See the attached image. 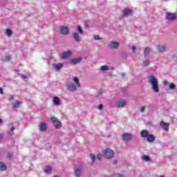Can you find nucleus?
Returning a JSON list of instances; mask_svg holds the SVG:
<instances>
[{
	"label": "nucleus",
	"mask_w": 177,
	"mask_h": 177,
	"mask_svg": "<svg viewBox=\"0 0 177 177\" xmlns=\"http://www.w3.org/2000/svg\"><path fill=\"white\" fill-rule=\"evenodd\" d=\"M127 104V101L125 100H122L118 102V107H124Z\"/></svg>",
	"instance_id": "412c9836"
},
{
	"label": "nucleus",
	"mask_w": 177,
	"mask_h": 177,
	"mask_svg": "<svg viewBox=\"0 0 177 177\" xmlns=\"http://www.w3.org/2000/svg\"><path fill=\"white\" fill-rule=\"evenodd\" d=\"M21 77L26 80V78H27V75H22Z\"/></svg>",
	"instance_id": "a18cd8bd"
},
{
	"label": "nucleus",
	"mask_w": 177,
	"mask_h": 177,
	"mask_svg": "<svg viewBox=\"0 0 177 177\" xmlns=\"http://www.w3.org/2000/svg\"><path fill=\"white\" fill-rule=\"evenodd\" d=\"M15 99V96L10 95V100H13Z\"/></svg>",
	"instance_id": "a19ab883"
},
{
	"label": "nucleus",
	"mask_w": 177,
	"mask_h": 177,
	"mask_svg": "<svg viewBox=\"0 0 177 177\" xmlns=\"http://www.w3.org/2000/svg\"><path fill=\"white\" fill-rule=\"evenodd\" d=\"M148 80L149 82L151 84L152 91L156 93H158V92H160V87H158V80L157 78L154 77V75L150 74L148 76Z\"/></svg>",
	"instance_id": "f257e3e1"
},
{
	"label": "nucleus",
	"mask_w": 177,
	"mask_h": 177,
	"mask_svg": "<svg viewBox=\"0 0 177 177\" xmlns=\"http://www.w3.org/2000/svg\"><path fill=\"white\" fill-rule=\"evenodd\" d=\"M136 50V47L135 46H132V52H135Z\"/></svg>",
	"instance_id": "ea45409f"
},
{
	"label": "nucleus",
	"mask_w": 177,
	"mask_h": 177,
	"mask_svg": "<svg viewBox=\"0 0 177 177\" xmlns=\"http://www.w3.org/2000/svg\"><path fill=\"white\" fill-rule=\"evenodd\" d=\"M103 105H102V104H100V105H99V106H98V110H102L103 109Z\"/></svg>",
	"instance_id": "e433bc0d"
},
{
	"label": "nucleus",
	"mask_w": 177,
	"mask_h": 177,
	"mask_svg": "<svg viewBox=\"0 0 177 177\" xmlns=\"http://www.w3.org/2000/svg\"><path fill=\"white\" fill-rule=\"evenodd\" d=\"M147 138V142H149L150 143H153L154 140H156V137L153 134H149Z\"/></svg>",
	"instance_id": "dca6fc26"
},
{
	"label": "nucleus",
	"mask_w": 177,
	"mask_h": 177,
	"mask_svg": "<svg viewBox=\"0 0 177 177\" xmlns=\"http://www.w3.org/2000/svg\"><path fill=\"white\" fill-rule=\"evenodd\" d=\"M3 139V136L2 134H0V140H2Z\"/></svg>",
	"instance_id": "37998d69"
},
{
	"label": "nucleus",
	"mask_w": 177,
	"mask_h": 177,
	"mask_svg": "<svg viewBox=\"0 0 177 177\" xmlns=\"http://www.w3.org/2000/svg\"><path fill=\"white\" fill-rule=\"evenodd\" d=\"M51 121L53 125L55 127L56 129H60V128H62V122L57 120V118L56 117L51 118Z\"/></svg>",
	"instance_id": "7ed1b4c3"
},
{
	"label": "nucleus",
	"mask_w": 177,
	"mask_h": 177,
	"mask_svg": "<svg viewBox=\"0 0 177 177\" xmlns=\"http://www.w3.org/2000/svg\"><path fill=\"white\" fill-rule=\"evenodd\" d=\"M73 81L75 82L77 88H81V83H80V80L77 77H73Z\"/></svg>",
	"instance_id": "a211bd4d"
},
{
	"label": "nucleus",
	"mask_w": 177,
	"mask_h": 177,
	"mask_svg": "<svg viewBox=\"0 0 177 177\" xmlns=\"http://www.w3.org/2000/svg\"><path fill=\"white\" fill-rule=\"evenodd\" d=\"M158 50H159V52H160L161 53L165 52L166 48L165 46H158Z\"/></svg>",
	"instance_id": "393cba45"
},
{
	"label": "nucleus",
	"mask_w": 177,
	"mask_h": 177,
	"mask_svg": "<svg viewBox=\"0 0 177 177\" xmlns=\"http://www.w3.org/2000/svg\"><path fill=\"white\" fill-rule=\"evenodd\" d=\"M169 89L174 91V90L176 89V86H175V84L174 83H171L169 86Z\"/></svg>",
	"instance_id": "cd10ccee"
},
{
	"label": "nucleus",
	"mask_w": 177,
	"mask_h": 177,
	"mask_svg": "<svg viewBox=\"0 0 177 177\" xmlns=\"http://www.w3.org/2000/svg\"><path fill=\"white\" fill-rule=\"evenodd\" d=\"M90 157H91L92 161L95 162V160H96V156H95V155H93V154L91 153V154L90 155Z\"/></svg>",
	"instance_id": "72a5a7b5"
},
{
	"label": "nucleus",
	"mask_w": 177,
	"mask_h": 177,
	"mask_svg": "<svg viewBox=\"0 0 177 177\" xmlns=\"http://www.w3.org/2000/svg\"><path fill=\"white\" fill-rule=\"evenodd\" d=\"M99 93H100V95H102V91H100Z\"/></svg>",
	"instance_id": "3c124183"
},
{
	"label": "nucleus",
	"mask_w": 177,
	"mask_h": 177,
	"mask_svg": "<svg viewBox=\"0 0 177 177\" xmlns=\"http://www.w3.org/2000/svg\"><path fill=\"white\" fill-rule=\"evenodd\" d=\"M76 31L78 34H80V35H82L84 34V30H82V28L80 25H77L76 27Z\"/></svg>",
	"instance_id": "aec40b11"
},
{
	"label": "nucleus",
	"mask_w": 177,
	"mask_h": 177,
	"mask_svg": "<svg viewBox=\"0 0 177 177\" xmlns=\"http://www.w3.org/2000/svg\"><path fill=\"white\" fill-rule=\"evenodd\" d=\"M44 171L45 174H48V175H50V174H52V167H50V166H45L44 167Z\"/></svg>",
	"instance_id": "2eb2a0df"
},
{
	"label": "nucleus",
	"mask_w": 177,
	"mask_h": 177,
	"mask_svg": "<svg viewBox=\"0 0 177 177\" xmlns=\"http://www.w3.org/2000/svg\"><path fill=\"white\" fill-rule=\"evenodd\" d=\"M100 70L102 71H109V70H110V68L107 65H104L101 66Z\"/></svg>",
	"instance_id": "b1692460"
},
{
	"label": "nucleus",
	"mask_w": 177,
	"mask_h": 177,
	"mask_svg": "<svg viewBox=\"0 0 177 177\" xmlns=\"http://www.w3.org/2000/svg\"><path fill=\"white\" fill-rule=\"evenodd\" d=\"M59 30L62 35H67L70 32V29L68 27L62 26L59 27Z\"/></svg>",
	"instance_id": "423d86ee"
},
{
	"label": "nucleus",
	"mask_w": 177,
	"mask_h": 177,
	"mask_svg": "<svg viewBox=\"0 0 177 177\" xmlns=\"http://www.w3.org/2000/svg\"><path fill=\"white\" fill-rule=\"evenodd\" d=\"M167 20H169L170 21H172V20H175V19H176V14H175V13H167Z\"/></svg>",
	"instance_id": "9d476101"
},
{
	"label": "nucleus",
	"mask_w": 177,
	"mask_h": 177,
	"mask_svg": "<svg viewBox=\"0 0 177 177\" xmlns=\"http://www.w3.org/2000/svg\"><path fill=\"white\" fill-rule=\"evenodd\" d=\"M142 160H144V161H147V162L151 161V159L150 158V157L147 156H142Z\"/></svg>",
	"instance_id": "c85d7f7f"
},
{
	"label": "nucleus",
	"mask_w": 177,
	"mask_h": 177,
	"mask_svg": "<svg viewBox=\"0 0 177 177\" xmlns=\"http://www.w3.org/2000/svg\"><path fill=\"white\" fill-rule=\"evenodd\" d=\"M71 55H72V53L71 50L64 52L62 53V59H67V57H70Z\"/></svg>",
	"instance_id": "f3484780"
},
{
	"label": "nucleus",
	"mask_w": 177,
	"mask_h": 177,
	"mask_svg": "<svg viewBox=\"0 0 177 177\" xmlns=\"http://www.w3.org/2000/svg\"><path fill=\"white\" fill-rule=\"evenodd\" d=\"M149 53H150V48L149 47H147L144 50V55H145V56H147V55H149Z\"/></svg>",
	"instance_id": "a878e982"
},
{
	"label": "nucleus",
	"mask_w": 177,
	"mask_h": 177,
	"mask_svg": "<svg viewBox=\"0 0 177 177\" xmlns=\"http://www.w3.org/2000/svg\"><path fill=\"white\" fill-rule=\"evenodd\" d=\"M62 67H63V64H62V63H59L58 64L55 65V68L56 70H60V68H62Z\"/></svg>",
	"instance_id": "bb28decb"
},
{
	"label": "nucleus",
	"mask_w": 177,
	"mask_h": 177,
	"mask_svg": "<svg viewBox=\"0 0 177 177\" xmlns=\"http://www.w3.org/2000/svg\"><path fill=\"white\" fill-rule=\"evenodd\" d=\"M12 153H8V158H12Z\"/></svg>",
	"instance_id": "79ce46f5"
},
{
	"label": "nucleus",
	"mask_w": 177,
	"mask_h": 177,
	"mask_svg": "<svg viewBox=\"0 0 177 177\" xmlns=\"http://www.w3.org/2000/svg\"><path fill=\"white\" fill-rule=\"evenodd\" d=\"M48 127H46V124L44 122H41L40 124L39 125V129L41 132H45Z\"/></svg>",
	"instance_id": "f8f14e48"
},
{
	"label": "nucleus",
	"mask_w": 177,
	"mask_h": 177,
	"mask_svg": "<svg viewBox=\"0 0 177 177\" xmlns=\"http://www.w3.org/2000/svg\"><path fill=\"white\" fill-rule=\"evenodd\" d=\"M123 16L127 17V16H132V10L129 8H125L123 11Z\"/></svg>",
	"instance_id": "1a4fd4ad"
},
{
	"label": "nucleus",
	"mask_w": 177,
	"mask_h": 177,
	"mask_svg": "<svg viewBox=\"0 0 177 177\" xmlns=\"http://www.w3.org/2000/svg\"><path fill=\"white\" fill-rule=\"evenodd\" d=\"M145 109H146V107H145V106H142V108H141V109H140L141 113H143Z\"/></svg>",
	"instance_id": "4c0bfd02"
},
{
	"label": "nucleus",
	"mask_w": 177,
	"mask_h": 177,
	"mask_svg": "<svg viewBox=\"0 0 177 177\" xmlns=\"http://www.w3.org/2000/svg\"><path fill=\"white\" fill-rule=\"evenodd\" d=\"M160 125L165 131H169V123L165 122L162 120L160 123Z\"/></svg>",
	"instance_id": "0eeeda50"
},
{
	"label": "nucleus",
	"mask_w": 177,
	"mask_h": 177,
	"mask_svg": "<svg viewBox=\"0 0 177 177\" xmlns=\"http://www.w3.org/2000/svg\"><path fill=\"white\" fill-rule=\"evenodd\" d=\"M53 103L55 106H59V104H60V99L57 97H54Z\"/></svg>",
	"instance_id": "5701e85b"
},
{
	"label": "nucleus",
	"mask_w": 177,
	"mask_h": 177,
	"mask_svg": "<svg viewBox=\"0 0 177 177\" xmlns=\"http://www.w3.org/2000/svg\"><path fill=\"white\" fill-rule=\"evenodd\" d=\"M122 139H123V140H126L127 142H129V140H132V134H131V133H123Z\"/></svg>",
	"instance_id": "6e6552de"
},
{
	"label": "nucleus",
	"mask_w": 177,
	"mask_h": 177,
	"mask_svg": "<svg viewBox=\"0 0 177 177\" xmlns=\"http://www.w3.org/2000/svg\"><path fill=\"white\" fill-rule=\"evenodd\" d=\"M82 35L78 33V32H75L73 33V38L76 42H81V36Z\"/></svg>",
	"instance_id": "9b49d317"
},
{
	"label": "nucleus",
	"mask_w": 177,
	"mask_h": 177,
	"mask_svg": "<svg viewBox=\"0 0 177 177\" xmlns=\"http://www.w3.org/2000/svg\"><path fill=\"white\" fill-rule=\"evenodd\" d=\"M12 59V57L10 55H8L5 57V62H10V60Z\"/></svg>",
	"instance_id": "473e14b6"
},
{
	"label": "nucleus",
	"mask_w": 177,
	"mask_h": 177,
	"mask_svg": "<svg viewBox=\"0 0 177 177\" xmlns=\"http://www.w3.org/2000/svg\"><path fill=\"white\" fill-rule=\"evenodd\" d=\"M118 177H123L124 176L122 174H118Z\"/></svg>",
	"instance_id": "de8ad7c7"
},
{
	"label": "nucleus",
	"mask_w": 177,
	"mask_h": 177,
	"mask_svg": "<svg viewBox=\"0 0 177 177\" xmlns=\"http://www.w3.org/2000/svg\"><path fill=\"white\" fill-rule=\"evenodd\" d=\"M141 138H147L149 136V131L147 130H142L140 132Z\"/></svg>",
	"instance_id": "6ab92c4d"
},
{
	"label": "nucleus",
	"mask_w": 177,
	"mask_h": 177,
	"mask_svg": "<svg viewBox=\"0 0 177 177\" xmlns=\"http://www.w3.org/2000/svg\"><path fill=\"white\" fill-rule=\"evenodd\" d=\"M66 89L69 92H75L77 91V86L73 82H69L66 84Z\"/></svg>",
	"instance_id": "20e7f679"
},
{
	"label": "nucleus",
	"mask_w": 177,
	"mask_h": 177,
	"mask_svg": "<svg viewBox=\"0 0 177 177\" xmlns=\"http://www.w3.org/2000/svg\"><path fill=\"white\" fill-rule=\"evenodd\" d=\"M163 84H164V85H167V84H168V82H167V80H165V81L163 82Z\"/></svg>",
	"instance_id": "c03bdc74"
},
{
	"label": "nucleus",
	"mask_w": 177,
	"mask_h": 177,
	"mask_svg": "<svg viewBox=\"0 0 177 177\" xmlns=\"http://www.w3.org/2000/svg\"><path fill=\"white\" fill-rule=\"evenodd\" d=\"M13 107H20V102L16 100L14 102Z\"/></svg>",
	"instance_id": "c756f323"
},
{
	"label": "nucleus",
	"mask_w": 177,
	"mask_h": 177,
	"mask_svg": "<svg viewBox=\"0 0 177 177\" xmlns=\"http://www.w3.org/2000/svg\"><path fill=\"white\" fill-rule=\"evenodd\" d=\"M114 164H117V160H115V161H114Z\"/></svg>",
	"instance_id": "8fccbe9b"
},
{
	"label": "nucleus",
	"mask_w": 177,
	"mask_h": 177,
	"mask_svg": "<svg viewBox=\"0 0 177 177\" xmlns=\"http://www.w3.org/2000/svg\"><path fill=\"white\" fill-rule=\"evenodd\" d=\"M0 94L3 95V88L2 87H0Z\"/></svg>",
	"instance_id": "58836bf2"
},
{
	"label": "nucleus",
	"mask_w": 177,
	"mask_h": 177,
	"mask_svg": "<svg viewBox=\"0 0 177 177\" xmlns=\"http://www.w3.org/2000/svg\"><path fill=\"white\" fill-rule=\"evenodd\" d=\"M143 64H144L145 67H147V66H149V64H150V62H149L148 60L144 61Z\"/></svg>",
	"instance_id": "2f4dec72"
},
{
	"label": "nucleus",
	"mask_w": 177,
	"mask_h": 177,
	"mask_svg": "<svg viewBox=\"0 0 177 177\" xmlns=\"http://www.w3.org/2000/svg\"><path fill=\"white\" fill-rule=\"evenodd\" d=\"M82 59H83L82 57H80L71 59V64H77L80 63V62H82Z\"/></svg>",
	"instance_id": "4468645a"
},
{
	"label": "nucleus",
	"mask_w": 177,
	"mask_h": 177,
	"mask_svg": "<svg viewBox=\"0 0 177 177\" xmlns=\"http://www.w3.org/2000/svg\"><path fill=\"white\" fill-rule=\"evenodd\" d=\"M3 122V120H1V119H0V124H2Z\"/></svg>",
	"instance_id": "09e8293b"
},
{
	"label": "nucleus",
	"mask_w": 177,
	"mask_h": 177,
	"mask_svg": "<svg viewBox=\"0 0 177 177\" xmlns=\"http://www.w3.org/2000/svg\"><path fill=\"white\" fill-rule=\"evenodd\" d=\"M0 171H6V164L3 162H0Z\"/></svg>",
	"instance_id": "4be33fe9"
},
{
	"label": "nucleus",
	"mask_w": 177,
	"mask_h": 177,
	"mask_svg": "<svg viewBox=\"0 0 177 177\" xmlns=\"http://www.w3.org/2000/svg\"><path fill=\"white\" fill-rule=\"evenodd\" d=\"M108 48H110V49H118L120 48V43L117 41H112L108 44Z\"/></svg>",
	"instance_id": "39448f33"
},
{
	"label": "nucleus",
	"mask_w": 177,
	"mask_h": 177,
	"mask_svg": "<svg viewBox=\"0 0 177 177\" xmlns=\"http://www.w3.org/2000/svg\"><path fill=\"white\" fill-rule=\"evenodd\" d=\"M160 177H164V176H161Z\"/></svg>",
	"instance_id": "603ef678"
},
{
	"label": "nucleus",
	"mask_w": 177,
	"mask_h": 177,
	"mask_svg": "<svg viewBox=\"0 0 177 177\" xmlns=\"http://www.w3.org/2000/svg\"><path fill=\"white\" fill-rule=\"evenodd\" d=\"M12 30L10 29H7L6 30V35H8L9 37H10V35H12Z\"/></svg>",
	"instance_id": "7c9ffc66"
},
{
	"label": "nucleus",
	"mask_w": 177,
	"mask_h": 177,
	"mask_svg": "<svg viewBox=\"0 0 177 177\" xmlns=\"http://www.w3.org/2000/svg\"><path fill=\"white\" fill-rule=\"evenodd\" d=\"M94 39H95V40L103 39V38L100 37L99 35H95V36L94 37Z\"/></svg>",
	"instance_id": "f704fd0d"
},
{
	"label": "nucleus",
	"mask_w": 177,
	"mask_h": 177,
	"mask_svg": "<svg viewBox=\"0 0 177 177\" xmlns=\"http://www.w3.org/2000/svg\"><path fill=\"white\" fill-rule=\"evenodd\" d=\"M103 157V155H102L101 153H99L97 156V160H102V158Z\"/></svg>",
	"instance_id": "c9c22d12"
},
{
	"label": "nucleus",
	"mask_w": 177,
	"mask_h": 177,
	"mask_svg": "<svg viewBox=\"0 0 177 177\" xmlns=\"http://www.w3.org/2000/svg\"><path fill=\"white\" fill-rule=\"evenodd\" d=\"M13 131H15V127H11V132H13Z\"/></svg>",
	"instance_id": "49530a36"
},
{
	"label": "nucleus",
	"mask_w": 177,
	"mask_h": 177,
	"mask_svg": "<svg viewBox=\"0 0 177 177\" xmlns=\"http://www.w3.org/2000/svg\"><path fill=\"white\" fill-rule=\"evenodd\" d=\"M82 174V166H81L80 167L77 168L75 171V175L77 177H80L81 176Z\"/></svg>",
	"instance_id": "ddd939ff"
},
{
	"label": "nucleus",
	"mask_w": 177,
	"mask_h": 177,
	"mask_svg": "<svg viewBox=\"0 0 177 177\" xmlns=\"http://www.w3.org/2000/svg\"><path fill=\"white\" fill-rule=\"evenodd\" d=\"M104 157L108 160L113 158V157H114V151L110 148L106 149L104 152Z\"/></svg>",
	"instance_id": "f03ea898"
}]
</instances>
